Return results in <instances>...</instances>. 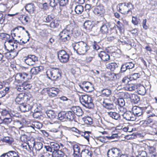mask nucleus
I'll return each mask as SVG.
<instances>
[{
	"label": "nucleus",
	"instance_id": "f3484780",
	"mask_svg": "<svg viewBox=\"0 0 157 157\" xmlns=\"http://www.w3.org/2000/svg\"><path fill=\"white\" fill-rule=\"evenodd\" d=\"M71 109L73 112V113L75 114L77 116H82L83 114L82 109L78 106H73Z\"/></svg>",
	"mask_w": 157,
	"mask_h": 157
},
{
	"label": "nucleus",
	"instance_id": "a211bd4d",
	"mask_svg": "<svg viewBox=\"0 0 157 157\" xmlns=\"http://www.w3.org/2000/svg\"><path fill=\"white\" fill-rule=\"evenodd\" d=\"M94 25L93 22L91 21H85L83 24V28L87 32H89L92 30Z\"/></svg>",
	"mask_w": 157,
	"mask_h": 157
},
{
	"label": "nucleus",
	"instance_id": "864d4df0",
	"mask_svg": "<svg viewBox=\"0 0 157 157\" xmlns=\"http://www.w3.org/2000/svg\"><path fill=\"white\" fill-rule=\"evenodd\" d=\"M145 109L146 112L147 114H150L152 113V112L153 111V109L150 105H148L147 107H145Z\"/></svg>",
	"mask_w": 157,
	"mask_h": 157
},
{
	"label": "nucleus",
	"instance_id": "4468645a",
	"mask_svg": "<svg viewBox=\"0 0 157 157\" xmlns=\"http://www.w3.org/2000/svg\"><path fill=\"white\" fill-rule=\"evenodd\" d=\"M59 92V89L55 87L50 88L47 90L48 95L51 97L56 96Z\"/></svg>",
	"mask_w": 157,
	"mask_h": 157
},
{
	"label": "nucleus",
	"instance_id": "c756f323",
	"mask_svg": "<svg viewBox=\"0 0 157 157\" xmlns=\"http://www.w3.org/2000/svg\"><path fill=\"white\" fill-rule=\"evenodd\" d=\"M66 121H72L74 119L75 116L72 112L69 111L66 113Z\"/></svg>",
	"mask_w": 157,
	"mask_h": 157
},
{
	"label": "nucleus",
	"instance_id": "6e6552de",
	"mask_svg": "<svg viewBox=\"0 0 157 157\" xmlns=\"http://www.w3.org/2000/svg\"><path fill=\"white\" fill-rule=\"evenodd\" d=\"M58 56L60 62L64 63L67 62L69 58V55L63 50L58 52Z\"/></svg>",
	"mask_w": 157,
	"mask_h": 157
},
{
	"label": "nucleus",
	"instance_id": "2eb2a0df",
	"mask_svg": "<svg viewBox=\"0 0 157 157\" xmlns=\"http://www.w3.org/2000/svg\"><path fill=\"white\" fill-rule=\"evenodd\" d=\"M124 113L122 114L124 118L128 121H134L135 120L134 115L132 114L131 112L128 111L125 112L124 111Z\"/></svg>",
	"mask_w": 157,
	"mask_h": 157
},
{
	"label": "nucleus",
	"instance_id": "4c0bfd02",
	"mask_svg": "<svg viewBox=\"0 0 157 157\" xmlns=\"http://www.w3.org/2000/svg\"><path fill=\"white\" fill-rule=\"evenodd\" d=\"M101 92L103 96L108 97L111 95V91L109 89H105L102 90Z\"/></svg>",
	"mask_w": 157,
	"mask_h": 157
},
{
	"label": "nucleus",
	"instance_id": "37998d69",
	"mask_svg": "<svg viewBox=\"0 0 157 157\" xmlns=\"http://www.w3.org/2000/svg\"><path fill=\"white\" fill-rule=\"evenodd\" d=\"M130 80L131 81L132 80H136L139 78L140 76V75L139 73H135L129 75Z\"/></svg>",
	"mask_w": 157,
	"mask_h": 157
},
{
	"label": "nucleus",
	"instance_id": "7c9ffc66",
	"mask_svg": "<svg viewBox=\"0 0 157 157\" xmlns=\"http://www.w3.org/2000/svg\"><path fill=\"white\" fill-rule=\"evenodd\" d=\"M46 113L48 117L51 119L55 118L56 116V114L52 110H47L46 111Z\"/></svg>",
	"mask_w": 157,
	"mask_h": 157
},
{
	"label": "nucleus",
	"instance_id": "393cba45",
	"mask_svg": "<svg viewBox=\"0 0 157 157\" xmlns=\"http://www.w3.org/2000/svg\"><path fill=\"white\" fill-rule=\"evenodd\" d=\"M26 10L29 13H33L35 10L34 4L33 3H29L27 4L25 6Z\"/></svg>",
	"mask_w": 157,
	"mask_h": 157
},
{
	"label": "nucleus",
	"instance_id": "09e8293b",
	"mask_svg": "<svg viewBox=\"0 0 157 157\" xmlns=\"http://www.w3.org/2000/svg\"><path fill=\"white\" fill-rule=\"evenodd\" d=\"M55 18V16L52 14L48 15L45 18V22L47 23L49 22Z\"/></svg>",
	"mask_w": 157,
	"mask_h": 157
},
{
	"label": "nucleus",
	"instance_id": "aec40b11",
	"mask_svg": "<svg viewBox=\"0 0 157 157\" xmlns=\"http://www.w3.org/2000/svg\"><path fill=\"white\" fill-rule=\"evenodd\" d=\"M28 74L25 73H17L15 76L16 80L19 81H23L27 78Z\"/></svg>",
	"mask_w": 157,
	"mask_h": 157
},
{
	"label": "nucleus",
	"instance_id": "f257e3e1",
	"mask_svg": "<svg viewBox=\"0 0 157 157\" xmlns=\"http://www.w3.org/2000/svg\"><path fill=\"white\" fill-rule=\"evenodd\" d=\"M74 29L71 25H67L66 28L59 33L60 38L64 41L70 40Z\"/></svg>",
	"mask_w": 157,
	"mask_h": 157
},
{
	"label": "nucleus",
	"instance_id": "2f4dec72",
	"mask_svg": "<svg viewBox=\"0 0 157 157\" xmlns=\"http://www.w3.org/2000/svg\"><path fill=\"white\" fill-rule=\"evenodd\" d=\"M108 77L110 80H115L119 78L118 74H116L114 73L109 72L107 73Z\"/></svg>",
	"mask_w": 157,
	"mask_h": 157
},
{
	"label": "nucleus",
	"instance_id": "bf43d9fd",
	"mask_svg": "<svg viewBox=\"0 0 157 157\" xmlns=\"http://www.w3.org/2000/svg\"><path fill=\"white\" fill-rule=\"evenodd\" d=\"M21 140L23 142H25L29 140V137L26 135H22L20 137Z\"/></svg>",
	"mask_w": 157,
	"mask_h": 157
},
{
	"label": "nucleus",
	"instance_id": "6ab92c4d",
	"mask_svg": "<svg viewBox=\"0 0 157 157\" xmlns=\"http://www.w3.org/2000/svg\"><path fill=\"white\" fill-rule=\"evenodd\" d=\"M98 56L101 59L104 61H108L110 59L109 55L105 52H100L98 54Z\"/></svg>",
	"mask_w": 157,
	"mask_h": 157
},
{
	"label": "nucleus",
	"instance_id": "c9c22d12",
	"mask_svg": "<svg viewBox=\"0 0 157 157\" xmlns=\"http://www.w3.org/2000/svg\"><path fill=\"white\" fill-rule=\"evenodd\" d=\"M31 109L33 112H42L41 107L36 104L32 105Z\"/></svg>",
	"mask_w": 157,
	"mask_h": 157
},
{
	"label": "nucleus",
	"instance_id": "9d476101",
	"mask_svg": "<svg viewBox=\"0 0 157 157\" xmlns=\"http://www.w3.org/2000/svg\"><path fill=\"white\" fill-rule=\"evenodd\" d=\"M37 61V57L34 55H29L25 59V62L30 66L34 65L35 62Z\"/></svg>",
	"mask_w": 157,
	"mask_h": 157
},
{
	"label": "nucleus",
	"instance_id": "0eeeda50",
	"mask_svg": "<svg viewBox=\"0 0 157 157\" xmlns=\"http://www.w3.org/2000/svg\"><path fill=\"white\" fill-rule=\"evenodd\" d=\"M28 96V97H27V99L29 100L30 98L31 97V95L29 93H27L25 94L24 93H20L19 94L15 99L16 102L20 105L23 103L24 98Z\"/></svg>",
	"mask_w": 157,
	"mask_h": 157
},
{
	"label": "nucleus",
	"instance_id": "de8ad7c7",
	"mask_svg": "<svg viewBox=\"0 0 157 157\" xmlns=\"http://www.w3.org/2000/svg\"><path fill=\"white\" fill-rule=\"evenodd\" d=\"M3 141L9 144H11L13 141V139L11 137L7 136L4 137L3 139Z\"/></svg>",
	"mask_w": 157,
	"mask_h": 157
},
{
	"label": "nucleus",
	"instance_id": "3c124183",
	"mask_svg": "<svg viewBox=\"0 0 157 157\" xmlns=\"http://www.w3.org/2000/svg\"><path fill=\"white\" fill-rule=\"evenodd\" d=\"M27 130L29 132H34L35 131L33 124L30 125H28L26 128Z\"/></svg>",
	"mask_w": 157,
	"mask_h": 157
},
{
	"label": "nucleus",
	"instance_id": "ddd939ff",
	"mask_svg": "<svg viewBox=\"0 0 157 157\" xmlns=\"http://www.w3.org/2000/svg\"><path fill=\"white\" fill-rule=\"evenodd\" d=\"M109 100L107 99L103 100L101 102V104L104 107L108 110H111L114 108L113 103L108 102Z\"/></svg>",
	"mask_w": 157,
	"mask_h": 157
},
{
	"label": "nucleus",
	"instance_id": "49530a36",
	"mask_svg": "<svg viewBox=\"0 0 157 157\" xmlns=\"http://www.w3.org/2000/svg\"><path fill=\"white\" fill-rule=\"evenodd\" d=\"M73 148L75 154L77 155L80 152V148L79 146L77 144H75L73 146Z\"/></svg>",
	"mask_w": 157,
	"mask_h": 157
},
{
	"label": "nucleus",
	"instance_id": "8fccbe9b",
	"mask_svg": "<svg viewBox=\"0 0 157 157\" xmlns=\"http://www.w3.org/2000/svg\"><path fill=\"white\" fill-rule=\"evenodd\" d=\"M22 85V87H23L24 90H29L30 89L31 87H32L31 85L27 82H24Z\"/></svg>",
	"mask_w": 157,
	"mask_h": 157
},
{
	"label": "nucleus",
	"instance_id": "1a4fd4ad",
	"mask_svg": "<svg viewBox=\"0 0 157 157\" xmlns=\"http://www.w3.org/2000/svg\"><path fill=\"white\" fill-rule=\"evenodd\" d=\"M44 148L47 151L53 153L59 150L60 146L59 144L56 143L51 142L50 144V145L44 146Z\"/></svg>",
	"mask_w": 157,
	"mask_h": 157
},
{
	"label": "nucleus",
	"instance_id": "423d86ee",
	"mask_svg": "<svg viewBox=\"0 0 157 157\" xmlns=\"http://www.w3.org/2000/svg\"><path fill=\"white\" fill-rule=\"evenodd\" d=\"M121 153V151L119 148L113 147L109 149L107 153L108 157H118Z\"/></svg>",
	"mask_w": 157,
	"mask_h": 157
},
{
	"label": "nucleus",
	"instance_id": "680f3d73",
	"mask_svg": "<svg viewBox=\"0 0 157 157\" xmlns=\"http://www.w3.org/2000/svg\"><path fill=\"white\" fill-rule=\"evenodd\" d=\"M4 124L8 125L11 122L12 119L10 117L5 118L4 119Z\"/></svg>",
	"mask_w": 157,
	"mask_h": 157
},
{
	"label": "nucleus",
	"instance_id": "7ed1b4c3",
	"mask_svg": "<svg viewBox=\"0 0 157 157\" xmlns=\"http://www.w3.org/2000/svg\"><path fill=\"white\" fill-rule=\"evenodd\" d=\"M79 100L82 105L86 108L91 109L94 107V105L90 97L87 95H79Z\"/></svg>",
	"mask_w": 157,
	"mask_h": 157
},
{
	"label": "nucleus",
	"instance_id": "473e14b6",
	"mask_svg": "<svg viewBox=\"0 0 157 157\" xmlns=\"http://www.w3.org/2000/svg\"><path fill=\"white\" fill-rule=\"evenodd\" d=\"M64 153L60 150H58L52 153V157H63L64 155Z\"/></svg>",
	"mask_w": 157,
	"mask_h": 157
},
{
	"label": "nucleus",
	"instance_id": "20e7f679",
	"mask_svg": "<svg viewBox=\"0 0 157 157\" xmlns=\"http://www.w3.org/2000/svg\"><path fill=\"white\" fill-rule=\"evenodd\" d=\"M61 71L57 68H53L51 71L49 70L47 72V75L48 78L53 80L60 79L61 78Z\"/></svg>",
	"mask_w": 157,
	"mask_h": 157
},
{
	"label": "nucleus",
	"instance_id": "f704fd0d",
	"mask_svg": "<svg viewBox=\"0 0 157 157\" xmlns=\"http://www.w3.org/2000/svg\"><path fill=\"white\" fill-rule=\"evenodd\" d=\"M84 7L81 5H77L75 7V11L76 13L79 14H81L83 11Z\"/></svg>",
	"mask_w": 157,
	"mask_h": 157
},
{
	"label": "nucleus",
	"instance_id": "69168bd1",
	"mask_svg": "<svg viewBox=\"0 0 157 157\" xmlns=\"http://www.w3.org/2000/svg\"><path fill=\"white\" fill-rule=\"evenodd\" d=\"M5 15L0 13V24H2L5 21Z\"/></svg>",
	"mask_w": 157,
	"mask_h": 157
},
{
	"label": "nucleus",
	"instance_id": "79ce46f5",
	"mask_svg": "<svg viewBox=\"0 0 157 157\" xmlns=\"http://www.w3.org/2000/svg\"><path fill=\"white\" fill-rule=\"evenodd\" d=\"M34 147L36 151H39L43 147V144L40 142H37L34 144Z\"/></svg>",
	"mask_w": 157,
	"mask_h": 157
},
{
	"label": "nucleus",
	"instance_id": "b1692460",
	"mask_svg": "<svg viewBox=\"0 0 157 157\" xmlns=\"http://www.w3.org/2000/svg\"><path fill=\"white\" fill-rule=\"evenodd\" d=\"M117 103L118 105L120 106V111L124 112L126 111L125 109H124L123 106L125 105V102L124 99L122 98H119L118 99Z\"/></svg>",
	"mask_w": 157,
	"mask_h": 157
},
{
	"label": "nucleus",
	"instance_id": "5701e85b",
	"mask_svg": "<svg viewBox=\"0 0 157 157\" xmlns=\"http://www.w3.org/2000/svg\"><path fill=\"white\" fill-rule=\"evenodd\" d=\"M110 25L108 23L103 24L100 29L101 32L103 34L107 33L108 32V27Z\"/></svg>",
	"mask_w": 157,
	"mask_h": 157
},
{
	"label": "nucleus",
	"instance_id": "e2e57ef3",
	"mask_svg": "<svg viewBox=\"0 0 157 157\" xmlns=\"http://www.w3.org/2000/svg\"><path fill=\"white\" fill-rule=\"evenodd\" d=\"M127 66V69H131L133 68L134 67V64L132 62H128L126 63Z\"/></svg>",
	"mask_w": 157,
	"mask_h": 157
},
{
	"label": "nucleus",
	"instance_id": "a19ab883",
	"mask_svg": "<svg viewBox=\"0 0 157 157\" xmlns=\"http://www.w3.org/2000/svg\"><path fill=\"white\" fill-rule=\"evenodd\" d=\"M53 124V126L54 127V128H52L51 129V131L55 132L59 131L60 126L59 124L58 123H54Z\"/></svg>",
	"mask_w": 157,
	"mask_h": 157
},
{
	"label": "nucleus",
	"instance_id": "6e6d98bb",
	"mask_svg": "<svg viewBox=\"0 0 157 157\" xmlns=\"http://www.w3.org/2000/svg\"><path fill=\"white\" fill-rule=\"evenodd\" d=\"M129 78V75L124 77L122 79V82L125 84H128L129 82L130 81H131V80H130V79Z\"/></svg>",
	"mask_w": 157,
	"mask_h": 157
},
{
	"label": "nucleus",
	"instance_id": "5fc2aeb1",
	"mask_svg": "<svg viewBox=\"0 0 157 157\" xmlns=\"http://www.w3.org/2000/svg\"><path fill=\"white\" fill-rule=\"evenodd\" d=\"M59 25L58 22L56 20H54L53 22H51L50 24V27L53 28L57 27Z\"/></svg>",
	"mask_w": 157,
	"mask_h": 157
},
{
	"label": "nucleus",
	"instance_id": "0e129e2a",
	"mask_svg": "<svg viewBox=\"0 0 157 157\" xmlns=\"http://www.w3.org/2000/svg\"><path fill=\"white\" fill-rule=\"evenodd\" d=\"M87 124H91L92 123V120L90 117H86L84 121Z\"/></svg>",
	"mask_w": 157,
	"mask_h": 157
},
{
	"label": "nucleus",
	"instance_id": "4d7b16f0",
	"mask_svg": "<svg viewBox=\"0 0 157 157\" xmlns=\"http://www.w3.org/2000/svg\"><path fill=\"white\" fill-rule=\"evenodd\" d=\"M34 128L40 129L42 127V125L39 122H35L32 124Z\"/></svg>",
	"mask_w": 157,
	"mask_h": 157
},
{
	"label": "nucleus",
	"instance_id": "bb28decb",
	"mask_svg": "<svg viewBox=\"0 0 157 157\" xmlns=\"http://www.w3.org/2000/svg\"><path fill=\"white\" fill-rule=\"evenodd\" d=\"M136 89L139 94L142 95H144L146 93V90L145 87L142 85H140L137 87Z\"/></svg>",
	"mask_w": 157,
	"mask_h": 157
},
{
	"label": "nucleus",
	"instance_id": "cd10ccee",
	"mask_svg": "<svg viewBox=\"0 0 157 157\" xmlns=\"http://www.w3.org/2000/svg\"><path fill=\"white\" fill-rule=\"evenodd\" d=\"M8 60L1 53H0V65L3 66L7 65Z\"/></svg>",
	"mask_w": 157,
	"mask_h": 157
},
{
	"label": "nucleus",
	"instance_id": "a18cd8bd",
	"mask_svg": "<svg viewBox=\"0 0 157 157\" xmlns=\"http://www.w3.org/2000/svg\"><path fill=\"white\" fill-rule=\"evenodd\" d=\"M127 85L125 87V89L130 91L134 90L136 88L134 84H129Z\"/></svg>",
	"mask_w": 157,
	"mask_h": 157
},
{
	"label": "nucleus",
	"instance_id": "dca6fc26",
	"mask_svg": "<svg viewBox=\"0 0 157 157\" xmlns=\"http://www.w3.org/2000/svg\"><path fill=\"white\" fill-rule=\"evenodd\" d=\"M32 105H30L27 103H22L19 106L20 110L22 112H25L28 111L31 109Z\"/></svg>",
	"mask_w": 157,
	"mask_h": 157
},
{
	"label": "nucleus",
	"instance_id": "f03ea898",
	"mask_svg": "<svg viewBox=\"0 0 157 157\" xmlns=\"http://www.w3.org/2000/svg\"><path fill=\"white\" fill-rule=\"evenodd\" d=\"M74 48L78 54L82 55L85 54L89 49L86 43L83 41L75 43V45L74 46Z\"/></svg>",
	"mask_w": 157,
	"mask_h": 157
},
{
	"label": "nucleus",
	"instance_id": "c03bdc74",
	"mask_svg": "<svg viewBox=\"0 0 157 157\" xmlns=\"http://www.w3.org/2000/svg\"><path fill=\"white\" fill-rule=\"evenodd\" d=\"M148 6L151 7V9H154L157 6V0H150Z\"/></svg>",
	"mask_w": 157,
	"mask_h": 157
},
{
	"label": "nucleus",
	"instance_id": "c85d7f7f",
	"mask_svg": "<svg viewBox=\"0 0 157 157\" xmlns=\"http://www.w3.org/2000/svg\"><path fill=\"white\" fill-rule=\"evenodd\" d=\"M108 114L109 116L115 120H118L120 119V114L116 112H109L108 113Z\"/></svg>",
	"mask_w": 157,
	"mask_h": 157
},
{
	"label": "nucleus",
	"instance_id": "58836bf2",
	"mask_svg": "<svg viewBox=\"0 0 157 157\" xmlns=\"http://www.w3.org/2000/svg\"><path fill=\"white\" fill-rule=\"evenodd\" d=\"M138 155L136 157H147V154L146 151L139 149L137 151Z\"/></svg>",
	"mask_w": 157,
	"mask_h": 157
},
{
	"label": "nucleus",
	"instance_id": "39448f33",
	"mask_svg": "<svg viewBox=\"0 0 157 157\" xmlns=\"http://www.w3.org/2000/svg\"><path fill=\"white\" fill-rule=\"evenodd\" d=\"M118 6L120 12L125 15L127 14L130 12H131V10L134 8L133 5L130 2L120 3Z\"/></svg>",
	"mask_w": 157,
	"mask_h": 157
},
{
	"label": "nucleus",
	"instance_id": "603ef678",
	"mask_svg": "<svg viewBox=\"0 0 157 157\" xmlns=\"http://www.w3.org/2000/svg\"><path fill=\"white\" fill-rule=\"evenodd\" d=\"M42 115V112H33V116L35 118H39Z\"/></svg>",
	"mask_w": 157,
	"mask_h": 157
},
{
	"label": "nucleus",
	"instance_id": "052dcab7",
	"mask_svg": "<svg viewBox=\"0 0 157 157\" xmlns=\"http://www.w3.org/2000/svg\"><path fill=\"white\" fill-rule=\"evenodd\" d=\"M69 0H59L58 1L59 4V5L61 6H64L67 4Z\"/></svg>",
	"mask_w": 157,
	"mask_h": 157
},
{
	"label": "nucleus",
	"instance_id": "ea45409f",
	"mask_svg": "<svg viewBox=\"0 0 157 157\" xmlns=\"http://www.w3.org/2000/svg\"><path fill=\"white\" fill-rule=\"evenodd\" d=\"M135 103H138L140 101V98L138 96L135 94H132L130 99Z\"/></svg>",
	"mask_w": 157,
	"mask_h": 157
},
{
	"label": "nucleus",
	"instance_id": "a878e982",
	"mask_svg": "<svg viewBox=\"0 0 157 157\" xmlns=\"http://www.w3.org/2000/svg\"><path fill=\"white\" fill-rule=\"evenodd\" d=\"M132 110L134 115L137 116H140L142 114V110L139 107L134 106L132 108Z\"/></svg>",
	"mask_w": 157,
	"mask_h": 157
},
{
	"label": "nucleus",
	"instance_id": "e433bc0d",
	"mask_svg": "<svg viewBox=\"0 0 157 157\" xmlns=\"http://www.w3.org/2000/svg\"><path fill=\"white\" fill-rule=\"evenodd\" d=\"M17 42L15 41L14 40L13 42L12 43H10L8 44H6L8 46L9 49H7V50L9 51L8 52L6 53V54H8L9 56H10L11 54H10V52H12L13 50L14 49V45L13 44H15Z\"/></svg>",
	"mask_w": 157,
	"mask_h": 157
},
{
	"label": "nucleus",
	"instance_id": "72a5a7b5",
	"mask_svg": "<svg viewBox=\"0 0 157 157\" xmlns=\"http://www.w3.org/2000/svg\"><path fill=\"white\" fill-rule=\"evenodd\" d=\"M66 113L63 111L60 112L58 115L57 119L60 121H66Z\"/></svg>",
	"mask_w": 157,
	"mask_h": 157
},
{
	"label": "nucleus",
	"instance_id": "9b49d317",
	"mask_svg": "<svg viewBox=\"0 0 157 157\" xmlns=\"http://www.w3.org/2000/svg\"><path fill=\"white\" fill-rule=\"evenodd\" d=\"M119 63L113 62L107 63L106 65L107 68L110 69L111 71H116L120 69Z\"/></svg>",
	"mask_w": 157,
	"mask_h": 157
},
{
	"label": "nucleus",
	"instance_id": "338daca9",
	"mask_svg": "<svg viewBox=\"0 0 157 157\" xmlns=\"http://www.w3.org/2000/svg\"><path fill=\"white\" fill-rule=\"evenodd\" d=\"M7 9L6 6L4 4H0V11L1 12H4Z\"/></svg>",
	"mask_w": 157,
	"mask_h": 157
},
{
	"label": "nucleus",
	"instance_id": "4be33fe9",
	"mask_svg": "<svg viewBox=\"0 0 157 157\" xmlns=\"http://www.w3.org/2000/svg\"><path fill=\"white\" fill-rule=\"evenodd\" d=\"M43 69L42 66H39L33 67L30 70L31 73L33 75H36L39 73Z\"/></svg>",
	"mask_w": 157,
	"mask_h": 157
},
{
	"label": "nucleus",
	"instance_id": "412c9836",
	"mask_svg": "<svg viewBox=\"0 0 157 157\" xmlns=\"http://www.w3.org/2000/svg\"><path fill=\"white\" fill-rule=\"evenodd\" d=\"M90 85H91L90 82H84L82 84L79 85V86L83 90L88 92L90 91V90H89Z\"/></svg>",
	"mask_w": 157,
	"mask_h": 157
},
{
	"label": "nucleus",
	"instance_id": "f8f14e48",
	"mask_svg": "<svg viewBox=\"0 0 157 157\" xmlns=\"http://www.w3.org/2000/svg\"><path fill=\"white\" fill-rule=\"evenodd\" d=\"M93 11L95 14L102 16L105 12V9L103 6L100 4L97 6L94 9Z\"/></svg>",
	"mask_w": 157,
	"mask_h": 157
},
{
	"label": "nucleus",
	"instance_id": "774afa93",
	"mask_svg": "<svg viewBox=\"0 0 157 157\" xmlns=\"http://www.w3.org/2000/svg\"><path fill=\"white\" fill-rule=\"evenodd\" d=\"M12 157H20L19 153L17 151H11Z\"/></svg>",
	"mask_w": 157,
	"mask_h": 157
},
{
	"label": "nucleus",
	"instance_id": "13d9d810",
	"mask_svg": "<svg viewBox=\"0 0 157 157\" xmlns=\"http://www.w3.org/2000/svg\"><path fill=\"white\" fill-rule=\"evenodd\" d=\"M50 1L49 4L50 6L52 7H54L57 5L58 1L56 0H49Z\"/></svg>",
	"mask_w": 157,
	"mask_h": 157
}]
</instances>
